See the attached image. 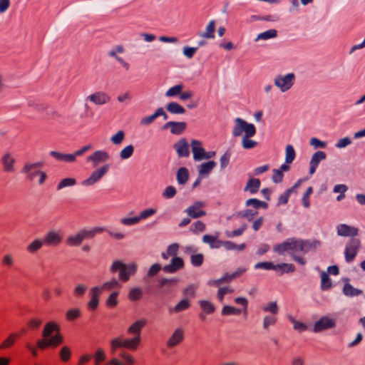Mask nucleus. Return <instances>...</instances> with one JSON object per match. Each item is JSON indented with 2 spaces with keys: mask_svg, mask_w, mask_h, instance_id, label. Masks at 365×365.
Masks as SVG:
<instances>
[{
  "mask_svg": "<svg viewBox=\"0 0 365 365\" xmlns=\"http://www.w3.org/2000/svg\"><path fill=\"white\" fill-rule=\"evenodd\" d=\"M215 21L214 20H211L205 28V31L200 32L197 34V36L201 38H215Z\"/></svg>",
  "mask_w": 365,
  "mask_h": 365,
  "instance_id": "32",
  "label": "nucleus"
},
{
  "mask_svg": "<svg viewBox=\"0 0 365 365\" xmlns=\"http://www.w3.org/2000/svg\"><path fill=\"white\" fill-rule=\"evenodd\" d=\"M187 127L185 122L169 121L164 125V128H170V131L173 135L182 134Z\"/></svg>",
  "mask_w": 365,
  "mask_h": 365,
  "instance_id": "26",
  "label": "nucleus"
},
{
  "mask_svg": "<svg viewBox=\"0 0 365 365\" xmlns=\"http://www.w3.org/2000/svg\"><path fill=\"white\" fill-rule=\"evenodd\" d=\"M183 261L181 258L175 257L170 263L164 266L163 270L166 272L174 273L183 267Z\"/></svg>",
  "mask_w": 365,
  "mask_h": 365,
  "instance_id": "27",
  "label": "nucleus"
},
{
  "mask_svg": "<svg viewBox=\"0 0 365 365\" xmlns=\"http://www.w3.org/2000/svg\"><path fill=\"white\" fill-rule=\"evenodd\" d=\"M291 238H288L281 243H279L274 246L273 251L279 255H282L284 253H289L290 248Z\"/></svg>",
  "mask_w": 365,
  "mask_h": 365,
  "instance_id": "33",
  "label": "nucleus"
},
{
  "mask_svg": "<svg viewBox=\"0 0 365 365\" xmlns=\"http://www.w3.org/2000/svg\"><path fill=\"white\" fill-rule=\"evenodd\" d=\"M216 165L217 163L212 160L201 163L197 166L198 175L201 177L207 176Z\"/></svg>",
  "mask_w": 365,
  "mask_h": 365,
  "instance_id": "28",
  "label": "nucleus"
},
{
  "mask_svg": "<svg viewBox=\"0 0 365 365\" xmlns=\"http://www.w3.org/2000/svg\"><path fill=\"white\" fill-rule=\"evenodd\" d=\"M327 155L324 151L318 150L315 152L309 161V174L313 175L321 161L325 160Z\"/></svg>",
  "mask_w": 365,
  "mask_h": 365,
  "instance_id": "23",
  "label": "nucleus"
},
{
  "mask_svg": "<svg viewBox=\"0 0 365 365\" xmlns=\"http://www.w3.org/2000/svg\"><path fill=\"white\" fill-rule=\"evenodd\" d=\"M274 85L281 93L290 91L296 81V76L294 73L278 74L274 78Z\"/></svg>",
  "mask_w": 365,
  "mask_h": 365,
  "instance_id": "5",
  "label": "nucleus"
},
{
  "mask_svg": "<svg viewBox=\"0 0 365 365\" xmlns=\"http://www.w3.org/2000/svg\"><path fill=\"white\" fill-rule=\"evenodd\" d=\"M336 233L340 237H351L354 238L359 234V230L346 224H339L336 227Z\"/></svg>",
  "mask_w": 365,
  "mask_h": 365,
  "instance_id": "18",
  "label": "nucleus"
},
{
  "mask_svg": "<svg viewBox=\"0 0 365 365\" xmlns=\"http://www.w3.org/2000/svg\"><path fill=\"white\" fill-rule=\"evenodd\" d=\"M42 166L43 163L41 162L27 163L24 165L21 173L26 175L28 180L34 181L38 177V173L41 172L38 168Z\"/></svg>",
  "mask_w": 365,
  "mask_h": 365,
  "instance_id": "9",
  "label": "nucleus"
},
{
  "mask_svg": "<svg viewBox=\"0 0 365 365\" xmlns=\"http://www.w3.org/2000/svg\"><path fill=\"white\" fill-rule=\"evenodd\" d=\"M43 245H45L43 239L41 240L40 238H36L27 245L26 250L29 253L33 254L38 252Z\"/></svg>",
  "mask_w": 365,
  "mask_h": 365,
  "instance_id": "39",
  "label": "nucleus"
},
{
  "mask_svg": "<svg viewBox=\"0 0 365 365\" xmlns=\"http://www.w3.org/2000/svg\"><path fill=\"white\" fill-rule=\"evenodd\" d=\"M105 229L101 227H96L92 229H83L76 234L69 235L66 239V243L71 247H78L86 239H91L94 236L103 232Z\"/></svg>",
  "mask_w": 365,
  "mask_h": 365,
  "instance_id": "3",
  "label": "nucleus"
},
{
  "mask_svg": "<svg viewBox=\"0 0 365 365\" xmlns=\"http://www.w3.org/2000/svg\"><path fill=\"white\" fill-rule=\"evenodd\" d=\"M110 101V96L104 91H96L86 98V101H90L96 106H103Z\"/></svg>",
  "mask_w": 365,
  "mask_h": 365,
  "instance_id": "13",
  "label": "nucleus"
},
{
  "mask_svg": "<svg viewBox=\"0 0 365 365\" xmlns=\"http://www.w3.org/2000/svg\"><path fill=\"white\" fill-rule=\"evenodd\" d=\"M197 303L201 310L199 317L202 320H205L207 315L212 314L215 311V304L209 300L200 299Z\"/></svg>",
  "mask_w": 365,
  "mask_h": 365,
  "instance_id": "16",
  "label": "nucleus"
},
{
  "mask_svg": "<svg viewBox=\"0 0 365 365\" xmlns=\"http://www.w3.org/2000/svg\"><path fill=\"white\" fill-rule=\"evenodd\" d=\"M1 263L6 267H12L15 263V258L13 254L7 252L2 256Z\"/></svg>",
  "mask_w": 365,
  "mask_h": 365,
  "instance_id": "60",
  "label": "nucleus"
},
{
  "mask_svg": "<svg viewBox=\"0 0 365 365\" xmlns=\"http://www.w3.org/2000/svg\"><path fill=\"white\" fill-rule=\"evenodd\" d=\"M192 306V302L188 298H181L174 306L168 307V312L172 314H179L188 310Z\"/></svg>",
  "mask_w": 365,
  "mask_h": 365,
  "instance_id": "14",
  "label": "nucleus"
},
{
  "mask_svg": "<svg viewBox=\"0 0 365 365\" xmlns=\"http://www.w3.org/2000/svg\"><path fill=\"white\" fill-rule=\"evenodd\" d=\"M156 118H157V116H156V113L155 111L151 115H145V116H143V118H141L140 120V125L142 126H148V125H151L155 121V120Z\"/></svg>",
  "mask_w": 365,
  "mask_h": 365,
  "instance_id": "62",
  "label": "nucleus"
},
{
  "mask_svg": "<svg viewBox=\"0 0 365 365\" xmlns=\"http://www.w3.org/2000/svg\"><path fill=\"white\" fill-rule=\"evenodd\" d=\"M50 155L59 161L66 163H73L75 161V157L73 154H64L56 151H51Z\"/></svg>",
  "mask_w": 365,
  "mask_h": 365,
  "instance_id": "40",
  "label": "nucleus"
},
{
  "mask_svg": "<svg viewBox=\"0 0 365 365\" xmlns=\"http://www.w3.org/2000/svg\"><path fill=\"white\" fill-rule=\"evenodd\" d=\"M138 265L135 262L125 264L120 260L114 261L110 267L111 272H119L118 279L123 282H128L136 273Z\"/></svg>",
  "mask_w": 365,
  "mask_h": 365,
  "instance_id": "2",
  "label": "nucleus"
},
{
  "mask_svg": "<svg viewBox=\"0 0 365 365\" xmlns=\"http://www.w3.org/2000/svg\"><path fill=\"white\" fill-rule=\"evenodd\" d=\"M156 212L157 210L154 208H147L140 211L139 215H137L139 219V222L148 219L155 215Z\"/></svg>",
  "mask_w": 365,
  "mask_h": 365,
  "instance_id": "56",
  "label": "nucleus"
},
{
  "mask_svg": "<svg viewBox=\"0 0 365 365\" xmlns=\"http://www.w3.org/2000/svg\"><path fill=\"white\" fill-rule=\"evenodd\" d=\"M296 157V153L292 145H287L285 148V163L291 164Z\"/></svg>",
  "mask_w": 365,
  "mask_h": 365,
  "instance_id": "54",
  "label": "nucleus"
},
{
  "mask_svg": "<svg viewBox=\"0 0 365 365\" xmlns=\"http://www.w3.org/2000/svg\"><path fill=\"white\" fill-rule=\"evenodd\" d=\"M143 291L139 287H133L128 293V298L131 301H138L143 297Z\"/></svg>",
  "mask_w": 365,
  "mask_h": 365,
  "instance_id": "50",
  "label": "nucleus"
},
{
  "mask_svg": "<svg viewBox=\"0 0 365 365\" xmlns=\"http://www.w3.org/2000/svg\"><path fill=\"white\" fill-rule=\"evenodd\" d=\"M125 138V133L123 130H120L115 134L111 135L110 140L115 145H120Z\"/></svg>",
  "mask_w": 365,
  "mask_h": 365,
  "instance_id": "52",
  "label": "nucleus"
},
{
  "mask_svg": "<svg viewBox=\"0 0 365 365\" xmlns=\"http://www.w3.org/2000/svg\"><path fill=\"white\" fill-rule=\"evenodd\" d=\"M202 242L209 245L212 249H218L222 246V240H219L217 236L205 235L202 237Z\"/></svg>",
  "mask_w": 365,
  "mask_h": 365,
  "instance_id": "30",
  "label": "nucleus"
},
{
  "mask_svg": "<svg viewBox=\"0 0 365 365\" xmlns=\"http://www.w3.org/2000/svg\"><path fill=\"white\" fill-rule=\"evenodd\" d=\"M166 110L171 114L181 115L186 112L185 108L180 103L175 101H171L167 103Z\"/></svg>",
  "mask_w": 365,
  "mask_h": 365,
  "instance_id": "29",
  "label": "nucleus"
},
{
  "mask_svg": "<svg viewBox=\"0 0 365 365\" xmlns=\"http://www.w3.org/2000/svg\"><path fill=\"white\" fill-rule=\"evenodd\" d=\"M3 170L6 173H14L15 170L16 159L12 154L6 151L1 157Z\"/></svg>",
  "mask_w": 365,
  "mask_h": 365,
  "instance_id": "15",
  "label": "nucleus"
},
{
  "mask_svg": "<svg viewBox=\"0 0 365 365\" xmlns=\"http://www.w3.org/2000/svg\"><path fill=\"white\" fill-rule=\"evenodd\" d=\"M191 148L193 155V159L195 161H201L204 160L205 150L202 147V144L200 140H192Z\"/></svg>",
  "mask_w": 365,
  "mask_h": 365,
  "instance_id": "21",
  "label": "nucleus"
},
{
  "mask_svg": "<svg viewBox=\"0 0 365 365\" xmlns=\"http://www.w3.org/2000/svg\"><path fill=\"white\" fill-rule=\"evenodd\" d=\"M101 289L98 287H93L89 290L90 299L88 302V307L91 310H96L99 305Z\"/></svg>",
  "mask_w": 365,
  "mask_h": 365,
  "instance_id": "22",
  "label": "nucleus"
},
{
  "mask_svg": "<svg viewBox=\"0 0 365 365\" xmlns=\"http://www.w3.org/2000/svg\"><path fill=\"white\" fill-rule=\"evenodd\" d=\"M62 341L63 336L60 334L56 333L50 339L45 338L44 339L38 340L37 342V346L38 348L43 349L50 346H56L58 344H60Z\"/></svg>",
  "mask_w": 365,
  "mask_h": 365,
  "instance_id": "20",
  "label": "nucleus"
},
{
  "mask_svg": "<svg viewBox=\"0 0 365 365\" xmlns=\"http://www.w3.org/2000/svg\"><path fill=\"white\" fill-rule=\"evenodd\" d=\"M179 249V245L178 243H173L170 245L166 251L162 253V257L164 259H168L169 257H174L177 255Z\"/></svg>",
  "mask_w": 365,
  "mask_h": 365,
  "instance_id": "48",
  "label": "nucleus"
},
{
  "mask_svg": "<svg viewBox=\"0 0 365 365\" xmlns=\"http://www.w3.org/2000/svg\"><path fill=\"white\" fill-rule=\"evenodd\" d=\"M110 164H105L94 170L89 176L81 182L83 187H91L98 182L109 171Z\"/></svg>",
  "mask_w": 365,
  "mask_h": 365,
  "instance_id": "6",
  "label": "nucleus"
},
{
  "mask_svg": "<svg viewBox=\"0 0 365 365\" xmlns=\"http://www.w3.org/2000/svg\"><path fill=\"white\" fill-rule=\"evenodd\" d=\"M312 193V187H309L302 197V205L305 208H309L310 207L309 197Z\"/></svg>",
  "mask_w": 365,
  "mask_h": 365,
  "instance_id": "63",
  "label": "nucleus"
},
{
  "mask_svg": "<svg viewBox=\"0 0 365 365\" xmlns=\"http://www.w3.org/2000/svg\"><path fill=\"white\" fill-rule=\"evenodd\" d=\"M262 310L269 314H277L279 313V306L276 301L268 302L262 306Z\"/></svg>",
  "mask_w": 365,
  "mask_h": 365,
  "instance_id": "38",
  "label": "nucleus"
},
{
  "mask_svg": "<svg viewBox=\"0 0 365 365\" xmlns=\"http://www.w3.org/2000/svg\"><path fill=\"white\" fill-rule=\"evenodd\" d=\"M189 178V171L186 168H180L177 172V181L180 185H184Z\"/></svg>",
  "mask_w": 365,
  "mask_h": 365,
  "instance_id": "45",
  "label": "nucleus"
},
{
  "mask_svg": "<svg viewBox=\"0 0 365 365\" xmlns=\"http://www.w3.org/2000/svg\"><path fill=\"white\" fill-rule=\"evenodd\" d=\"M135 148L132 144L125 145L119 153V158L122 160L130 158L134 153Z\"/></svg>",
  "mask_w": 365,
  "mask_h": 365,
  "instance_id": "44",
  "label": "nucleus"
},
{
  "mask_svg": "<svg viewBox=\"0 0 365 365\" xmlns=\"http://www.w3.org/2000/svg\"><path fill=\"white\" fill-rule=\"evenodd\" d=\"M205 204L202 201H197L187 208L185 212L192 218H198L206 215V212L202 210Z\"/></svg>",
  "mask_w": 365,
  "mask_h": 365,
  "instance_id": "17",
  "label": "nucleus"
},
{
  "mask_svg": "<svg viewBox=\"0 0 365 365\" xmlns=\"http://www.w3.org/2000/svg\"><path fill=\"white\" fill-rule=\"evenodd\" d=\"M260 187V180L257 178H252L248 180L245 191H248L251 194L256 193Z\"/></svg>",
  "mask_w": 365,
  "mask_h": 365,
  "instance_id": "42",
  "label": "nucleus"
},
{
  "mask_svg": "<svg viewBox=\"0 0 365 365\" xmlns=\"http://www.w3.org/2000/svg\"><path fill=\"white\" fill-rule=\"evenodd\" d=\"M174 148L180 158L190 155L189 145L185 138H181L174 144Z\"/></svg>",
  "mask_w": 365,
  "mask_h": 365,
  "instance_id": "25",
  "label": "nucleus"
},
{
  "mask_svg": "<svg viewBox=\"0 0 365 365\" xmlns=\"http://www.w3.org/2000/svg\"><path fill=\"white\" fill-rule=\"evenodd\" d=\"M141 342V336H133L132 338L124 339L125 349L135 350Z\"/></svg>",
  "mask_w": 365,
  "mask_h": 365,
  "instance_id": "35",
  "label": "nucleus"
},
{
  "mask_svg": "<svg viewBox=\"0 0 365 365\" xmlns=\"http://www.w3.org/2000/svg\"><path fill=\"white\" fill-rule=\"evenodd\" d=\"M63 240V234L60 230H50L43 237L45 245L47 246H58Z\"/></svg>",
  "mask_w": 365,
  "mask_h": 365,
  "instance_id": "11",
  "label": "nucleus"
},
{
  "mask_svg": "<svg viewBox=\"0 0 365 365\" xmlns=\"http://www.w3.org/2000/svg\"><path fill=\"white\" fill-rule=\"evenodd\" d=\"M256 132V127L254 124L250 123L241 118H236L234 120L232 129V135L233 137H253L255 135Z\"/></svg>",
  "mask_w": 365,
  "mask_h": 365,
  "instance_id": "4",
  "label": "nucleus"
},
{
  "mask_svg": "<svg viewBox=\"0 0 365 365\" xmlns=\"http://www.w3.org/2000/svg\"><path fill=\"white\" fill-rule=\"evenodd\" d=\"M332 287V282L329 277L328 273L325 272H321V289L322 290H328Z\"/></svg>",
  "mask_w": 365,
  "mask_h": 365,
  "instance_id": "53",
  "label": "nucleus"
},
{
  "mask_svg": "<svg viewBox=\"0 0 365 365\" xmlns=\"http://www.w3.org/2000/svg\"><path fill=\"white\" fill-rule=\"evenodd\" d=\"M274 270L279 272V274L284 273H291L295 271V267L292 264L281 263L274 264Z\"/></svg>",
  "mask_w": 365,
  "mask_h": 365,
  "instance_id": "37",
  "label": "nucleus"
},
{
  "mask_svg": "<svg viewBox=\"0 0 365 365\" xmlns=\"http://www.w3.org/2000/svg\"><path fill=\"white\" fill-rule=\"evenodd\" d=\"M119 292L117 291L113 292L106 301V304L109 307H115L118 304V296Z\"/></svg>",
  "mask_w": 365,
  "mask_h": 365,
  "instance_id": "59",
  "label": "nucleus"
},
{
  "mask_svg": "<svg viewBox=\"0 0 365 365\" xmlns=\"http://www.w3.org/2000/svg\"><path fill=\"white\" fill-rule=\"evenodd\" d=\"M110 158L109 153L104 150H98L88 155L86 158L88 163H91L93 167L98 166L100 163H106Z\"/></svg>",
  "mask_w": 365,
  "mask_h": 365,
  "instance_id": "12",
  "label": "nucleus"
},
{
  "mask_svg": "<svg viewBox=\"0 0 365 365\" xmlns=\"http://www.w3.org/2000/svg\"><path fill=\"white\" fill-rule=\"evenodd\" d=\"M235 303L242 306V309L237 308L230 305H225L222 310L221 314L223 316L240 315L243 313L245 316L247 314L248 301L245 297H236L234 299Z\"/></svg>",
  "mask_w": 365,
  "mask_h": 365,
  "instance_id": "7",
  "label": "nucleus"
},
{
  "mask_svg": "<svg viewBox=\"0 0 365 365\" xmlns=\"http://www.w3.org/2000/svg\"><path fill=\"white\" fill-rule=\"evenodd\" d=\"M336 322L329 316H324L317 320L313 327L314 332H320L326 329H333L336 327Z\"/></svg>",
  "mask_w": 365,
  "mask_h": 365,
  "instance_id": "10",
  "label": "nucleus"
},
{
  "mask_svg": "<svg viewBox=\"0 0 365 365\" xmlns=\"http://www.w3.org/2000/svg\"><path fill=\"white\" fill-rule=\"evenodd\" d=\"M198 289L197 284H190L182 289V294L184 298H188L192 300L196 297V292Z\"/></svg>",
  "mask_w": 365,
  "mask_h": 365,
  "instance_id": "34",
  "label": "nucleus"
},
{
  "mask_svg": "<svg viewBox=\"0 0 365 365\" xmlns=\"http://www.w3.org/2000/svg\"><path fill=\"white\" fill-rule=\"evenodd\" d=\"M247 206H252L255 209H258L259 207H262L266 209L267 207V204L263 201L259 200L255 198H251L246 201Z\"/></svg>",
  "mask_w": 365,
  "mask_h": 365,
  "instance_id": "58",
  "label": "nucleus"
},
{
  "mask_svg": "<svg viewBox=\"0 0 365 365\" xmlns=\"http://www.w3.org/2000/svg\"><path fill=\"white\" fill-rule=\"evenodd\" d=\"M147 324V319L140 318L132 323L127 329L129 334L141 336V331Z\"/></svg>",
  "mask_w": 365,
  "mask_h": 365,
  "instance_id": "24",
  "label": "nucleus"
},
{
  "mask_svg": "<svg viewBox=\"0 0 365 365\" xmlns=\"http://www.w3.org/2000/svg\"><path fill=\"white\" fill-rule=\"evenodd\" d=\"M184 88L182 83H178L170 87L165 93V96L168 98L180 97L181 90Z\"/></svg>",
  "mask_w": 365,
  "mask_h": 365,
  "instance_id": "31",
  "label": "nucleus"
},
{
  "mask_svg": "<svg viewBox=\"0 0 365 365\" xmlns=\"http://www.w3.org/2000/svg\"><path fill=\"white\" fill-rule=\"evenodd\" d=\"M139 219L138 216L124 217L120 220V223L124 226H133L138 224Z\"/></svg>",
  "mask_w": 365,
  "mask_h": 365,
  "instance_id": "57",
  "label": "nucleus"
},
{
  "mask_svg": "<svg viewBox=\"0 0 365 365\" xmlns=\"http://www.w3.org/2000/svg\"><path fill=\"white\" fill-rule=\"evenodd\" d=\"M287 319L292 324L294 330L302 332L307 329L306 324L297 320L292 314H287Z\"/></svg>",
  "mask_w": 365,
  "mask_h": 365,
  "instance_id": "41",
  "label": "nucleus"
},
{
  "mask_svg": "<svg viewBox=\"0 0 365 365\" xmlns=\"http://www.w3.org/2000/svg\"><path fill=\"white\" fill-rule=\"evenodd\" d=\"M277 319L276 314H267L263 317L262 327L265 330H268L271 326H274L277 323Z\"/></svg>",
  "mask_w": 365,
  "mask_h": 365,
  "instance_id": "47",
  "label": "nucleus"
},
{
  "mask_svg": "<svg viewBox=\"0 0 365 365\" xmlns=\"http://www.w3.org/2000/svg\"><path fill=\"white\" fill-rule=\"evenodd\" d=\"M184 339V329L182 327L176 328L166 341L168 348H173Z\"/></svg>",
  "mask_w": 365,
  "mask_h": 365,
  "instance_id": "19",
  "label": "nucleus"
},
{
  "mask_svg": "<svg viewBox=\"0 0 365 365\" xmlns=\"http://www.w3.org/2000/svg\"><path fill=\"white\" fill-rule=\"evenodd\" d=\"M343 293L347 297H355L361 294L362 291L354 288L352 285L349 283L344 284L343 288Z\"/></svg>",
  "mask_w": 365,
  "mask_h": 365,
  "instance_id": "49",
  "label": "nucleus"
},
{
  "mask_svg": "<svg viewBox=\"0 0 365 365\" xmlns=\"http://www.w3.org/2000/svg\"><path fill=\"white\" fill-rule=\"evenodd\" d=\"M320 245L318 240H304L297 238H291L289 254L292 259L301 265L306 264V259L299 254H306L312 249H316Z\"/></svg>",
  "mask_w": 365,
  "mask_h": 365,
  "instance_id": "1",
  "label": "nucleus"
},
{
  "mask_svg": "<svg viewBox=\"0 0 365 365\" xmlns=\"http://www.w3.org/2000/svg\"><path fill=\"white\" fill-rule=\"evenodd\" d=\"M54 331H58V325L54 322H48L45 325L42 335L46 339H50Z\"/></svg>",
  "mask_w": 365,
  "mask_h": 365,
  "instance_id": "46",
  "label": "nucleus"
},
{
  "mask_svg": "<svg viewBox=\"0 0 365 365\" xmlns=\"http://www.w3.org/2000/svg\"><path fill=\"white\" fill-rule=\"evenodd\" d=\"M76 185V180L72 178L62 179L56 185V190H61L65 187H73Z\"/></svg>",
  "mask_w": 365,
  "mask_h": 365,
  "instance_id": "51",
  "label": "nucleus"
},
{
  "mask_svg": "<svg viewBox=\"0 0 365 365\" xmlns=\"http://www.w3.org/2000/svg\"><path fill=\"white\" fill-rule=\"evenodd\" d=\"M119 356L124 360L125 365H133L135 362L134 357L125 351H120Z\"/></svg>",
  "mask_w": 365,
  "mask_h": 365,
  "instance_id": "64",
  "label": "nucleus"
},
{
  "mask_svg": "<svg viewBox=\"0 0 365 365\" xmlns=\"http://www.w3.org/2000/svg\"><path fill=\"white\" fill-rule=\"evenodd\" d=\"M277 36V31L276 29H269L264 32H262L259 34L255 39V41L257 42L259 41H267L272 38H276Z\"/></svg>",
  "mask_w": 365,
  "mask_h": 365,
  "instance_id": "36",
  "label": "nucleus"
},
{
  "mask_svg": "<svg viewBox=\"0 0 365 365\" xmlns=\"http://www.w3.org/2000/svg\"><path fill=\"white\" fill-rule=\"evenodd\" d=\"M97 287L101 289V292L102 293L105 290L109 291L114 288H119L120 287V284L115 278H112L111 279L105 282L101 286Z\"/></svg>",
  "mask_w": 365,
  "mask_h": 365,
  "instance_id": "43",
  "label": "nucleus"
},
{
  "mask_svg": "<svg viewBox=\"0 0 365 365\" xmlns=\"http://www.w3.org/2000/svg\"><path fill=\"white\" fill-rule=\"evenodd\" d=\"M361 242L356 238L350 239L345 246L344 257L346 262H351L356 257L359 249Z\"/></svg>",
  "mask_w": 365,
  "mask_h": 365,
  "instance_id": "8",
  "label": "nucleus"
},
{
  "mask_svg": "<svg viewBox=\"0 0 365 365\" xmlns=\"http://www.w3.org/2000/svg\"><path fill=\"white\" fill-rule=\"evenodd\" d=\"M252 137L242 136V147L245 150L255 148L257 146L258 143L252 139Z\"/></svg>",
  "mask_w": 365,
  "mask_h": 365,
  "instance_id": "55",
  "label": "nucleus"
},
{
  "mask_svg": "<svg viewBox=\"0 0 365 365\" xmlns=\"http://www.w3.org/2000/svg\"><path fill=\"white\" fill-rule=\"evenodd\" d=\"M233 291V289L228 286L220 287L217 294V299L219 302H222L225 295L227 294H232Z\"/></svg>",
  "mask_w": 365,
  "mask_h": 365,
  "instance_id": "61",
  "label": "nucleus"
}]
</instances>
